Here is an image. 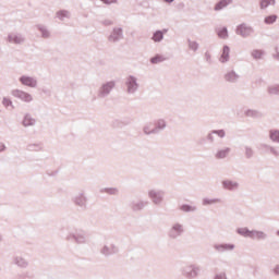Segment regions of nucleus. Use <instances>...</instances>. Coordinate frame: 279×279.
<instances>
[{
  "instance_id": "obj_1",
  "label": "nucleus",
  "mask_w": 279,
  "mask_h": 279,
  "mask_svg": "<svg viewBox=\"0 0 279 279\" xmlns=\"http://www.w3.org/2000/svg\"><path fill=\"white\" fill-rule=\"evenodd\" d=\"M65 241H69L70 243H76L77 245H84L87 241L86 231L77 229L75 232L69 233L65 236Z\"/></svg>"
},
{
  "instance_id": "obj_2",
  "label": "nucleus",
  "mask_w": 279,
  "mask_h": 279,
  "mask_svg": "<svg viewBox=\"0 0 279 279\" xmlns=\"http://www.w3.org/2000/svg\"><path fill=\"white\" fill-rule=\"evenodd\" d=\"M184 232H186V230L184 229V225L180 222H174L169 228L167 234L169 239H171L172 241H175L181 236H183Z\"/></svg>"
},
{
  "instance_id": "obj_3",
  "label": "nucleus",
  "mask_w": 279,
  "mask_h": 279,
  "mask_svg": "<svg viewBox=\"0 0 279 279\" xmlns=\"http://www.w3.org/2000/svg\"><path fill=\"white\" fill-rule=\"evenodd\" d=\"M72 204L81 210H88V196H86V193L80 192L72 196Z\"/></svg>"
},
{
  "instance_id": "obj_4",
  "label": "nucleus",
  "mask_w": 279,
  "mask_h": 279,
  "mask_svg": "<svg viewBox=\"0 0 279 279\" xmlns=\"http://www.w3.org/2000/svg\"><path fill=\"white\" fill-rule=\"evenodd\" d=\"M124 84L126 86L128 95H135L138 92V88H141V85L138 84V78L134 75H129L125 78Z\"/></svg>"
},
{
  "instance_id": "obj_5",
  "label": "nucleus",
  "mask_w": 279,
  "mask_h": 279,
  "mask_svg": "<svg viewBox=\"0 0 279 279\" xmlns=\"http://www.w3.org/2000/svg\"><path fill=\"white\" fill-rule=\"evenodd\" d=\"M202 271V267L192 264L185 267L181 268V274L184 276V278L193 279L197 278L199 276V272Z\"/></svg>"
},
{
  "instance_id": "obj_6",
  "label": "nucleus",
  "mask_w": 279,
  "mask_h": 279,
  "mask_svg": "<svg viewBox=\"0 0 279 279\" xmlns=\"http://www.w3.org/2000/svg\"><path fill=\"white\" fill-rule=\"evenodd\" d=\"M114 86H117V82L114 81L102 83L98 89V99H106V97L112 93Z\"/></svg>"
},
{
  "instance_id": "obj_7",
  "label": "nucleus",
  "mask_w": 279,
  "mask_h": 279,
  "mask_svg": "<svg viewBox=\"0 0 279 279\" xmlns=\"http://www.w3.org/2000/svg\"><path fill=\"white\" fill-rule=\"evenodd\" d=\"M148 197L155 206H160L165 202V191L162 190H149Z\"/></svg>"
},
{
  "instance_id": "obj_8",
  "label": "nucleus",
  "mask_w": 279,
  "mask_h": 279,
  "mask_svg": "<svg viewBox=\"0 0 279 279\" xmlns=\"http://www.w3.org/2000/svg\"><path fill=\"white\" fill-rule=\"evenodd\" d=\"M147 206H149V201H143L141 198L133 199L129 203V208L132 213H143L144 208H147Z\"/></svg>"
},
{
  "instance_id": "obj_9",
  "label": "nucleus",
  "mask_w": 279,
  "mask_h": 279,
  "mask_svg": "<svg viewBox=\"0 0 279 279\" xmlns=\"http://www.w3.org/2000/svg\"><path fill=\"white\" fill-rule=\"evenodd\" d=\"M100 254L105 256V258H110V256L119 254V246H117L116 244H105L100 248Z\"/></svg>"
},
{
  "instance_id": "obj_10",
  "label": "nucleus",
  "mask_w": 279,
  "mask_h": 279,
  "mask_svg": "<svg viewBox=\"0 0 279 279\" xmlns=\"http://www.w3.org/2000/svg\"><path fill=\"white\" fill-rule=\"evenodd\" d=\"M235 33L238 34V36H242V38H248V36H252V34H254V28L245 23H242L236 26Z\"/></svg>"
},
{
  "instance_id": "obj_11",
  "label": "nucleus",
  "mask_w": 279,
  "mask_h": 279,
  "mask_svg": "<svg viewBox=\"0 0 279 279\" xmlns=\"http://www.w3.org/2000/svg\"><path fill=\"white\" fill-rule=\"evenodd\" d=\"M11 95L13 97H16V99H21V101H25L26 104L34 101V97H32V94L21 89H13L11 92Z\"/></svg>"
},
{
  "instance_id": "obj_12",
  "label": "nucleus",
  "mask_w": 279,
  "mask_h": 279,
  "mask_svg": "<svg viewBox=\"0 0 279 279\" xmlns=\"http://www.w3.org/2000/svg\"><path fill=\"white\" fill-rule=\"evenodd\" d=\"M19 82L22 86H28V88H36V86H38V80L33 76L22 75Z\"/></svg>"
},
{
  "instance_id": "obj_13",
  "label": "nucleus",
  "mask_w": 279,
  "mask_h": 279,
  "mask_svg": "<svg viewBox=\"0 0 279 279\" xmlns=\"http://www.w3.org/2000/svg\"><path fill=\"white\" fill-rule=\"evenodd\" d=\"M109 43H119V40H123V28L122 27H113L111 34L108 36Z\"/></svg>"
},
{
  "instance_id": "obj_14",
  "label": "nucleus",
  "mask_w": 279,
  "mask_h": 279,
  "mask_svg": "<svg viewBox=\"0 0 279 279\" xmlns=\"http://www.w3.org/2000/svg\"><path fill=\"white\" fill-rule=\"evenodd\" d=\"M221 186L225 191H231V192H234V191H239V182L236 181H232L230 179H227V180H222L221 181Z\"/></svg>"
},
{
  "instance_id": "obj_15",
  "label": "nucleus",
  "mask_w": 279,
  "mask_h": 279,
  "mask_svg": "<svg viewBox=\"0 0 279 279\" xmlns=\"http://www.w3.org/2000/svg\"><path fill=\"white\" fill-rule=\"evenodd\" d=\"M7 40L12 45H23V43H25V37H23L21 33H10Z\"/></svg>"
},
{
  "instance_id": "obj_16",
  "label": "nucleus",
  "mask_w": 279,
  "mask_h": 279,
  "mask_svg": "<svg viewBox=\"0 0 279 279\" xmlns=\"http://www.w3.org/2000/svg\"><path fill=\"white\" fill-rule=\"evenodd\" d=\"M234 247H236V245L232 243L214 244V250H216V252L219 254H223V252H232Z\"/></svg>"
},
{
  "instance_id": "obj_17",
  "label": "nucleus",
  "mask_w": 279,
  "mask_h": 279,
  "mask_svg": "<svg viewBox=\"0 0 279 279\" xmlns=\"http://www.w3.org/2000/svg\"><path fill=\"white\" fill-rule=\"evenodd\" d=\"M240 77L241 76L234 70H231L225 74V80L229 82V84H236Z\"/></svg>"
},
{
  "instance_id": "obj_18",
  "label": "nucleus",
  "mask_w": 279,
  "mask_h": 279,
  "mask_svg": "<svg viewBox=\"0 0 279 279\" xmlns=\"http://www.w3.org/2000/svg\"><path fill=\"white\" fill-rule=\"evenodd\" d=\"M155 128H153V132L155 134H160L167 128V121L165 119H158L154 122Z\"/></svg>"
},
{
  "instance_id": "obj_19",
  "label": "nucleus",
  "mask_w": 279,
  "mask_h": 279,
  "mask_svg": "<svg viewBox=\"0 0 279 279\" xmlns=\"http://www.w3.org/2000/svg\"><path fill=\"white\" fill-rule=\"evenodd\" d=\"M230 151H232V149L230 147L218 149L215 154V159L223 160V159L228 158V156H230Z\"/></svg>"
},
{
  "instance_id": "obj_20",
  "label": "nucleus",
  "mask_w": 279,
  "mask_h": 279,
  "mask_svg": "<svg viewBox=\"0 0 279 279\" xmlns=\"http://www.w3.org/2000/svg\"><path fill=\"white\" fill-rule=\"evenodd\" d=\"M260 149H264L265 154H271L275 158H279V151L276 147L268 145V144H260Z\"/></svg>"
},
{
  "instance_id": "obj_21",
  "label": "nucleus",
  "mask_w": 279,
  "mask_h": 279,
  "mask_svg": "<svg viewBox=\"0 0 279 279\" xmlns=\"http://www.w3.org/2000/svg\"><path fill=\"white\" fill-rule=\"evenodd\" d=\"M219 61H220L222 64H226V62H229V61H230V46L225 45V46L222 47V52H221V56H220Z\"/></svg>"
},
{
  "instance_id": "obj_22",
  "label": "nucleus",
  "mask_w": 279,
  "mask_h": 279,
  "mask_svg": "<svg viewBox=\"0 0 279 279\" xmlns=\"http://www.w3.org/2000/svg\"><path fill=\"white\" fill-rule=\"evenodd\" d=\"M244 116L248 117L250 119H263V112L256 109H246L244 111Z\"/></svg>"
},
{
  "instance_id": "obj_23",
  "label": "nucleus",
  "mask_w": 279,
  "mask_h": 279,
  "mask_svg": "<svg viewBox=\"0 0 279 279\" xmlns=\"http://www.w3.org/2000/svg\"><path fill=\"white\" fill-rule=\"evenodd\" d=\"M13 263L17 267H21V269H27V267H29V262H27V259L23 258L22 256H15L13 258Z\"/></svg>"
},
{
  "instance_id": "obj_24",
  "label": "nucleus",
  "mask_w": 279,
  "mask_h": 279,
  "mask_svg": "<svg viewBox=\"0 0 279 279\" xmlns=\"http://www.w3.org/2000/svg\"><path fill=\"white\" fill-rule=\"evenodd\" d=\"M22 125H23L24 128H32V126L36 125V119H34V118L32 117V114L26 113V114L24 116L23 120H22Z\"/></svg>"
},
{
  "instance_id": "obj_25",
  "label": "nucleus",
  "mask_w": 279,
  "mask_h": 279,
  "mask_svg": "<svg viewBox=\"0 0 279 279\" xmlns=\"http://www.w3.org/2000/svg\"><path fill=\"white\" fill-rule=\"evenodd\" d=\"M252 240H257V241H266L267 239V233L264 231H258V230H251V238Z\"/></svg>"
},
{
  "instance_id": "obj_26",
  "label": "nucleus",
  "mask_w": 279,
  "mask_h": 279,
  "mask_svg": "<svg viewBox=\"0 0 279 279\" xmlns=\"http://www.w3.org/2000/svg\"><path fill=\"white\" fill-rule=\"evenodd\" d=\"M235 232L240 236H244V239H251V236H252V230H250V228H247V227L238 228L235 230Z\"/></svg>"
},
{
  "instance_id": "obj_27",
  "label": "nucleus",
  "mask_w": 279,
  "mask_h": 279,
  "mask_svg": "<svg viewBox=\"0 0 279 279\" xmlns=\"http://www.w3.org/2000/svg\"><path fill=\"white\" fill-rule=\"evenodd\" d=\"M230 3H232V0H220L215 4L214 10L220 12L223 8H228Z\"/></svg>"
},
{
  "instance_id": "obj_28",
  "label": "nucleus",
  "mask_w": 279,
  "mask_h": 279,
  "mask_svg": "<svg viewBox=\"0 0 279 279\" xmlns=\"http://www.w3.org/2000/svg\"><path fill=\"white\" fill-rule=\"evenodd\" d=\"M182 213H197V206L190 204H182L179 207Z\"/></svg>"
},
{
  "instance_id": "obj_29",
  "label": "nucleus",
  "mask_w": 279,
  "mask_h": 279,
  "mask_svg": "<svg viewBox=\"0 0 279 279\" xmlns=\"http://www.w3.org/2000/svg\"><path fill=\"white\" fill-rule=\"evenodd\" d=\"M216 33H217V36L220 37L222 40H226L229 37L228 27H226V26L216 28Z\"/></svg>"
},
{
  "instance_id": "obj_30",
  "label": "nucleus",
  "mask_w": 279,
  "mask_h": 279,
  "mask_svg": "<svg viewBox=\"0 0 279 279\" xmlns=\"http://www.w3.org/2000/svg\"><path fill=\"white\" fill-rule=\"evenodd\" d=\"M151 40L154 43H162L165 40V36L162 35V32L160 29H157L153 33Z\"/></svg>"
},
{
  "instance_id": "obj_31",
  "label": "nucleus",
  "mask_w": 279,
  "mask_h": 279,
  "mask_svg": "<svg viewBox=\"0 0 279 279\" xmlns=\"http://www.w3.org/2000/svg\"><path fill=\"white\" fill-rule=\"evenodd\" d=\"M269 138L272 143H279V130L278 129H271L269 131Z\"/></svg>"
},
{
  "instance_id": "obj_32",
  "label": "nucleus",
  "mask_w": 279,
  "mask_h": 279,
  "mask_svg": "<svg viewBox=\"0 0 279 279\" xmlns=\"http://www.w3.org/2000/svg\"><path fill=\"white\" fill-rule=\"evenodd\" d=\"M213 204H221V198H203V206H213Z\"/></svg>"
},
{
  "instance_id": "obj_33",
  "label": "nucleus",
  "mask_w": 279,
  "mask_h": 279,
  "mask_svg": "<svg viewBox=\"0 0 279 279\" xmlns=\"http://www.w3.org/2000/svg\"><path fill=\"white\" fill-rule=\"evenodd\" d=\"M36 28L40 32L43 38H49V36H51V33H49L46 26L38 24Z\"/></svg>"
},
{
  "instance_id": "obj_34",
  "label": "nucleus",
  "mask_w": 279,
  "mask_h": 279,
  "mask_svg": "<svg viewBox=\"0 0 279 279\" xmlns=\"http://www.w3.org/2000/svg\"><path fill=\"white\" fill-rule=\"evenodd\" d=\"M167 58H165L162 54H155L153 58H150L149 62L150 64H160V62H165Z\"/></svg>"
},
{
  "instance_id": "obj_35",
  "label": "nucleus",
  "mask_w": 279,
  "mask_h": 279,
  "mask_svg": "<svg viewBox=\"0 0 279 279\" xmlns=\"http://www.w3.org/2000/svg\"><path fill=\"white\" fill-rule=\"evenodd\" d=\"M251 56L252 58H254V60H263V56H265V50L254 49Z\"/></svg>"
},
{
  "instance_id": "obj_36",
  "label": "nucleus",
  "mask_w": 279,
  "mask_h": 279,
  "mask_svg": "<svg viewBox=\"0 0 279 279\" xmlns=\"http://www.w3.org/2000/svg\"><path fill=\"white\" fill-rule=\"evenodd\" d=\"M100 193H107V195H119V189L117 187H104Z\"/></svg>"
},
{
  "instance_id": "obj_37",
  "label": "nucleus",
  "mask_w": 279,
  "mask_h": 279,
  "mask_svg": "<svg viewBox=\"0 0 279 279\" xmlns=\"http://www.w3.org/2000/svg\"><path fill=\"white\" fill-rule=\"evenodd\" d=\"M276 21H278V15L276 14H271L265 17L264 23L266 25H274V23H276Z\"/></svg>"
},
{
  "instance_id": "obj_38",
  "label": "nucleus",
  "mask_w": 279,
  "mask_h": 279,
  "mask_svg": "<svg viewBox=\"0 0 279 279\" xmlns=\"http://www.w3.org/2000/svg\"><path fill=\"white\" fill-rule=\"evenodd\" d=\"M259 5L262 10H265L269 5H276V0H260Z\"/></svg>"
},
{
  "instance_id": "obj_39",
  "label": "nucleus",
  "mask_w": 279,
  "mask_h": 279,
  "mask_svg": "<svg viewBox=\"0 0 279 279\" xmlns=\"http://www.w3.org/2000/svg\"><path fill=\"white\" fill-rule=\"evenodd\" d=\"M244 155L247 160H252L254 158V149L250 146H244Z\"/></svg>"
},
{
  "instance_id": "obj_40",
  "label": "nucleus",
  "mask_w": 279,
  "mask_h": 279,
  "mask_svg": "<svg viewBox=\"0 0 279 279\" xmlns=\"http://www.w3.org/2000/svg\"><path fill=\"white\" fill-rule=\"evenodd\" d=\"M26 149L27 151H41L43 146L40 144H28Z\"/></svg>"
},
{
  "instance_id": "obj_41",
  "label": "nucleus",
  "mask_w": 279,
  "mask_h": 279,
  "mask_svg": "<svg viewBox=\"0 0 279 279\" xmlns=\"http://www.w3.org/2000/svg\"><path fill=\"white\" fill-rule=\"evenodd\" d=\"M57 19H59V21H64V19H69V11H66V10H59L57 12Z\"/></svg>"
},
{
  "instance_id": "obj_42",
  "label": "nucleus",
  "mask_w": 279,
  "mask_h": 279,
  "mask_svg": "<svg viewBox=\"0 0 279 279\" xmlns=\"http://www.w3.org/2000/svg\"><path fill=\"white\" fill-rule=\"evenodd\" d=\"M187 45H189V49H191V51H197L199 49V44L197 41H193L191 39H187Z\"/></svg>"
},
{
  "instance_id": "obj_43",
  "label": "nucleus",
  "mask_w": 279,
  "mask_h": 279,
  "mask_svg": "<svg viewBox=\"0 0 279 279\" xmlns=\"http://www.w3.org/2000/svg\"><path fill=\"white\" fill-rule=\"evenodd\" d=\"M2 106H4V108H12V110H14V105L12 104V99L8 97L2 98Z\"/></svg>"
},
{
  "instance_id": "obj_44",
  "label": "nucleus",
  "mask_w": 279,
  "mask_h": 279,
  "mask_svg": "<svg viewBox=\"0 0 279 279\" xmlns=\"http://www.w3.org/2000/svg\"><path fill=\"white\" fill-rule=\"evenodd\" d=\"M143 132L146 136H150V134H156V132H154V129H151V123L144 125Z\"/></svg>"
},
{
  "instance_id": "obj_45",
  "label": "nucleus",
  "mask_w": 279,
  "mask_h": 279,
  "mask_svg": "<svg viewBox=\"0 0 279 279\" xmlns=\"http://www.w3.org/2000/svg\"><path fill=\"white\" fill-rule=\"evenodd\" d=\"M211 134H216L219 138H226V130L223 129L211 130Z\"/></svg>"
},
{
  "instance_id": "obj_46",
  "label": "nucleus",
  "mask_w": 279,
  "mask_h": 279,
  "mask_svg": "<svg viewBox=\"0 0 279 279\" xmlns=\"http://www.w3.org/2000/svg\"><path fill=\"white\" fill-rule=\"evenodd\" d=\"M269 95H279V84L268 87Z\"/></svg>"
},
{
  "instance_id": "obj_47",
  "label": "nucleus",
  "mask_w": 279,
  "mask_h": 279,
  "mask_svg": "<svg viewBox=\"0 0 279 279\" xmlns=\"http://www.w3.org/2000/svg\"><path fill=\"white\" fill-rule=\"evenodd\" d=\"M205 137L207 138V143H210L211 145L215 143V133H213V131H210Z\"/></svg>"
},
{
  "instance_id": "obj_48",
  "label": "nucleus",
  "mask_w": 279,
  "mask_h": 279,
  "mask_svg": "<svg viewBox=\"0 0 279 279\" xmlns=\"http://www.w3.org/2000/svg\"><path fill=\"white\" fill-rule=\"evenodd\" d=\"M206 143H208V140L206 136H203V137L198 138V141H197V145H201V146L206 145Z\"/></svg>"
},
{
  "instance_id": "obj_49",
  "label": "nucleus",
  "mask_w": 279,
  "mask_h": 279,
  "mask_svg": "<svg viewBox=\"0 0 279 279\" xmlns=\"http://www.w3.org/2000/svg\"><path fill=\"white\" fill-rule=\"evenodd\" d=\"M205 60L208 62V64H213V57L210 56V52H205Z\"/></svg>"
},
{
  "instance_id": "obj_50",
  "label": "nucleus",
  "mask_w": 279,
  "mask_h": 279,
  "mask_svg": "<svg viewBox=\"0 0 279 279\" xmlns=\"http://www.w3.org/2000/svg\"><path fill=\"white\" fill-rule=\"evenodd\" d=\"M102 25H105V27H110V25H113L112 20H105L102 21Z\"/></svg>"
},
{
  "instance_id": "obj_51",
  "label": "nucleus",
  "mask_w": 279,
  "mask_h": 279,
  "mask_svg": "<svg viewBox=\"0 0 279 279\" xmlns=\"http://www.w3.org/2000/svg\"><path fill=\"white\" fill-rule=\"evenodd\" d=\"M271 271L275 276H279V264L275 265V267L271 269Z\"/></svg>"
},
{
  "instance_id": "obj_52",
  "label": "nucleus",
  "mask_w": 279,
  "mask_h": 279,
  "mask_svg": "<svg viewBox=\"0 0 279 279\" xmlns=\"http://www.w3.org/2000/svg\"><path fill=\"white\" fill-rule=\"evenodd\" d=\"M275 51H276V53L272 54V58H274L275 60H279L278 47H275Z\"/></svg>"
},
{
  "instance_id": "obj_53",
  "label": "nucleus",
  "mask_w": 279,
  "mask_h": 279,
  "mask_svg": "<svg viewBox=\"0 0 279 279\" xmlns=\"http://www.w3.org/2000/svg\"><path fill=\"white\" fill-rule=\"evenodd\" d=\"M5 149H8V147L5 146V144L0 143V154H1V151H5Z\"/></svg>"
},
{
  "instance_id": "obj_54",
  "label": "nucleus",
  "mask_w": 279,
  "mask_h": 279,
  "mask_svg": "<svg viewBox=\"0 0 279 279\" xmlns=\"http://www.w3.org/2000/svg\"><path fill=\"white\" fill-rule=\"evenodd\" d=\"M160 32H161L162 36H165V34H167L169 32V28H162V29H160Z\"/></svg>"
},
{
  "instance_id": "obj_55",
  "label": "nucleus",
  "mask_w": 279,
  "mask_h": 279,
  "mask_svg": "<svg viewBox=\"0 0 279 279\" xmlns=\"http://www.w3.org/2000/svg\"><path fill=\"white\" fill-rule=\"evenodd\" d=\"M105 5H110V0H100Z\"/></svg>"
},
{
  "instance_id": "obj_56",
  "label": "nucleus",
  "mask_w": 279,
  "mask_h": 279,
  "mask_svg": "<svg viewBox=\"0 0 279 279\" xmlns=\"http://www.w3.org/2000/svg\"><path fill=\"white\" fill-rule=\"evenodd\" d=\"M175 0H163V3H173Z\"/></svg>"
},
{
  "instance_id": "obj_57",
  "label": "nucleus",
  "mask_w": 279,
  "mask_h": 279,
  "mask_svg": "<svg viewBox=\"0 0 279 279\" xmlns=\"http://www.w3.org/2000/svg\"><path fill=\"white\" fill-rule=\"evenodd\" d=\"M110 1V5H112V3H118L119 0H109Z\"/></svg>"
},
{
  "instance_id": "obj_58",
  "label": "nucleus",
  "mask_w": 279,
  "mask_h": 279,
  "mask_svg": "<svg viewBox=\"0 0 279 279\" xmlns=\"http://www.w3.org/2000/svg\"><path fill=\"white\" fill-rule=\"evenodd\" d=\"M0 243H3V235L0 234Z\"/></svg>"
},
{
  "instance_id": "obj_59",
  "label": "nucleus",
  "mask_w": 279,
  "mask_h": 279,
  "mask_svg": "<svg viewBox=\"0 0 279 279\" xmlns=\"http://www.w3.org/2000/svg\"><path fill=\"white\" fill-rule=\"evenodd\" d=\"M277 236H279V230L276 231Z\"/></svg>"
},
{
  "instance_id": "obj_60",
  "label": "nucleus",
  "mask_w": 279,
  "mask_h": 279,
  "mask_svg": "<svg viewBox=\"0 0 279 279\" xmlns=\"http://www.w3.org/2000/svg\"><path fill=\"white\" fill-rule=\"evenodd\" d=\"M26 278H29V276L25 275Z\"/></svg>"
}]
</instances>
